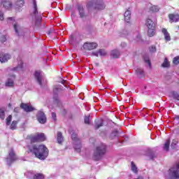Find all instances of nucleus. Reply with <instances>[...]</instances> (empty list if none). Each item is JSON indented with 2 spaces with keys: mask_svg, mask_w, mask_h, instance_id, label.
Returning <instances> with one entry per match:
<instances>
[{
  "mask_svg": "<svg viewBox=\"0 0 179 179\" xmlns=\"http://www.w3.org/2000/svg\"><path fill=\"white\" fill-rule=\"evenodd\" d=\"M162 33L164 36V38H165L166 41H171V38L170 37V34H169V32L167 31V29H163Z\"/></svg>",
  "mask_w": 179,
  "mask_h": 179,
  "instance_id": "21",
  "label": "nucleus"
},
{
  "mask_svg": "<svg viewBox=\"0 0 179 179\" xmlns=\"http://www.w3.org/2000/svg\"><path fill=\"white\" fill-rule=\"evenodd\" d=\"M13 27H14V30H15L16 34H17V36H19V34L22 30V28H20V26L17 25V24H14Z\"/></svg>",
  "mask_w": 179,
  "mask_h": 179,
  "instance_id": "27",
  "label": "nucleus"
},
{
  "mask_svg": "<svg viewBox=\"0 0 179 179\" xmlns=\"http://www.w3.org/2000/svg\"><path fill=\"white\" fill-rule=\"evenodd\" d=\"M12 121V115H10L6 119V125H10V122Z\"/></svg>",
  "mask_w": 179,
  "mask_h": 179,
  "instance_id": "38",
  "label": "nucleus"
},
{
  "mask_svg": "<svg viewBox=\"0 0 179 179\" xmlns=\"http://www.w3.org/2000/svg\"><path fill=\"white\" fill-rule=\"evenodd\" d=\"M148 8L150 12L156 13L160 10V7L152 4H148Z\"/></svg>",
  "mask_w": 179,
  "mask_h": 179,
  "instance_id": "17",
  "label": "nucleus"
},
{
  "mask_svg": "<svg viewBox=\"0 0 179 179\" xmlns=\"http://www.w3.org/2000/svg\"><path fill=\"white\" fill-rule=\"evenodd\" d=\"M8 20H13V17H9Z\"/></svg>",
  "mask_w": 179,
  "mask_h": 179,
  "instance_id": "54",
  "label": "nucleus"
},
{
  "mask_svg": "<svg viewBox=\"0 0 179 179\" xmlns=\"http://www.w3.org/2000/svg\"><path fill=\"white\" fill-rule=\"evenodd\" d=\"M144 61L149 66H150V60L149 59V57H144Z\"/></svg>",
  "mask_w": 179,
  "mask_h": 179,
  "instance_id": "44",
  "label": "nucleus"
},
{
  "mask_svg": "<svg viewBox=\"0 0 179 179\" xmlns=\"http://www.w3.org/2000/svg\"><path fill=\"white\" fill-rule=\"evenodd\" d=\"M118 133L116 131V132H113V133H112V135H114L115 136H117V134Z\"/></svg>",
  "mask_w": 179,
  "mask_h": 179,
  "instance_id": "52",
  "label": "nucleus"
},
{
  "mask_svg": "<svg viewBox=\"0 0 179 179\" xmlns=\"http://www.w3.org/2000/svg\"><path fill=\"white\" fill-rule=\"evenodd\" d=\"M34 173H33V172L31 171H28L26 173V176L27 177V178H34Z\"/></svg>",
  "mask_w": 179,
  "mask_h": 179,
  "instance_id": "37",
  "label": "nucleus"
},
{
  "mask_svg": "<svg viewBox=\"0 0 179 179\" xmlns=\"http://www.w3.org/2000/svg\"><path fill=\"white\" fill-rule=\"evenodd\" d=\"M34 78L38 82L39 86L41 87H45V85H47V81L44 80V77H43V75H41V73L39 71H36L34 73Z\"/></svg>",
  "mask_w": 179,
  "mask_h": 179,
  "instance_id": "6",
  "label": "nucleus"
},
{
  "mask_svg": "<svg viewBox=\"0 0 179 179\" xmlns=\"http://www.w3.org/2000/svg\"><path fill=\"white\" fill-rule=\"evenodd\" d=\"M87 8L95 10H103V9H106V4L101 0H92L87 3Z\"/></svg>",
  "mask_w": 179,
  "mask_h": 179,
  "instance_id": "4",
  "label": "nucleus"
},
{
  "mask_svg": "<svg viewBox=\"0 0 179 179\" xmlns=\"http://www.w3.org/2000/svg\"><path fill=\"white\" fill-rule=\"evenodd\" d=\"M149 157H150V159H155V154H151V155H149Z\"/></svg>",
  "mask_w": 179,
  "mask_h": 179,
  "instance_id": "48",
  "label": "nucleus"
},
{
  "mask_svg": "<svg viewBox=\"0 0 179 179\" xmlns=\"http://www.w3.org/2000/svg\"><path fill=\"white\" fill-rule=\"evenodd\" d=\"M57 143H59V144L64 142V136H62V133L61 131L57 132Z\"/></svg>",
  "mask_w": 179,
  "mask_h": 179,
  "instance_id": "22",
  "label": "nucleus"
},
{
  "mask_svg": "<svg viewBox=\"0 0 179 179\" xmlns=\"http://www.w3.org/2000/svg\"><path fill=\"white\" fill-rule=\"evenodd\" d=\"M15 75L10 76L5 83L6 87H13L15 86Z\"/></svg>",
  "mask_w": 179,
  "mask_h": 179,
  "instance_id": "10",
  "label": "nucleus"
},
{
  "mask_svg": "<svg viewBox=\"0 0 179 179\" xmlns=\"http://www.w3.org/2000/svg\"><path fill=\"white\" fill-rule=\"evenodd\" d=\"M121 45H122V47H127V43H121Z\"/></svg>",
  "mask_w": 179,
  "mask_h": 179,
  "instance_id": "51",
  "label": "nucleus"
},
{
  "mask_svg": "<svg viewBox=\"0 0 179 179\" xmlns=\"http://www.w3.org/2000/svg\"><path fill=\"white\" fill-rule=\"evenodd\" d=\"M77 9L81 19H83V17H86V12H85V8H83V6L82 5H78L77 6Z\"/></svg>",
  "mask_w": 179,
  "mask_h": 179,
  "instance_id": "14",
  "label": "nucleus"
},
{
  "mask_svg": "<svg viewBox=\"0 0 179 179\" xmlns=\"http://www.w3.org/2000/svg\"><path fill=\"white\" fill-rule=\"evenodd\" d=\"M17 159V157H16V155H15V152H13V150L11 149L9 152L8 157H7V164H8V166H10V164H12V163H13V162Z\"/></svg>",
  "mask_w": 179,
  "mask_h": 179,
  "instance_id": "9",
  "label": "nucleus"
},
{
  "mask_svg": "<svg viewBox=\"0 0 179 179\" xmlns=\"http://www.w3.org/2000/svg\"><path fill=\"white\" fill-rule=\"evenodd\" d=\"M36 136L39 142H44L45 141V136L43 133L38 134Z\"/></svg>",
  "mask_w": 179,
  "mask_h": 179,
  "instance_id": "25",
  "label": "nucleus"
},
{
  "mask_svg": "<svg viewBox=\"0 0 179 179\" xmlns=\"http://www.w3.org/2000/svg\"><path fill=\"white\" fill-rule=\"evenodd\" d=\"M176 120H179V115H176Z\"/></svg>",
  "mask_w": 179,
  "mask_h": 179,
  "instance_id": "53",
  "label": "nucleus"
},
{
  "mask_svg": "<svg viewBox=\"0 0 179 179\" xmlns=\"http://www.w3.org/2000/svg\"><path fill=\"white\" fill-rule=\"evenodd\" d=\"M0 41L1 43H2L3 44L4 43H6V36L5 35H2L1 37H0Z\"/></svg>",
  "mask_w": 179,
  "mask_h": 179,
  "instance_id": "40",
  "label": "nucleus"
},
{
  "mask_svg": "<svg viewBox=\"0 0 179 179\" xmlns=\"http://www.w3.org/2000/svg\"><path fill=\"white\" fill-rule=\"evenodd\" d=\"M17 126V121L14 120L10 124V129H12L13 131L16 129V127Z\"/></svg>",
  "mask_w": 179,
  "mask_h": 179,
  "instance_id": "30",
  "label": "nucleus"
},
{
  "mask_svg": "<svg viewBox=\"0 0 179 179\" xmlns=\"http://www.w3.org/2000/svg\"><path fill=\"white\" fill-rule=\"evenodd\" d=\"M107 153V145L101 143L95 147L93 150L92 159L94 162H100L104 155Z\"/></svg>",
  "mask_w": 179,
  "mask_h": 179,
  "instance_id": "2",
  "label": "nucleus"
},
{
  "mask_svg": "<svg viewBox=\"0 0 179 179\" xmlns=\"http://www.w3.org/2000/svg\"><path fill=\"white\" fill-rule=\"evenodd\" d=\"M62 84L65 83V80H63L62 81Z\"/></svg>",
  "mask_w": 179,
  "mask_h": 179,
  "instance_id": "55",
  "label": "nucleus"
},
{
  "mask_svg": "<svg viewBox=\"0 0 179 179\" xmlns=\"http://www.w3.org/2000/svg\"><path fill=\"white\" fill-rule=\"evenodd\" d=\"M0 118L1 120H5V110L0 108Z\"/></svg>",
  "mask_w": 179,
  "mask_h": 179,
  "instance_id": "36",
  "label": "nucleus"
},
{
  "mask_svg": "<svg viewBox=\"0 0 179 179\" xmlns=\"http://www.w3.org/2000/svg\"><path fill=\"white\" fill-rule=\"evenodd\" d=\"M124 20L127 23H129L131 21V10H127L124 13Z\"/></svg>",
  "mask_w": 179,
  "mask_h": 179,
  "instance_id": "19",
  "label": "nucleus"
},
{
  "mask_svg": "<svg viewBox=\"0 0 179 179\" xmlns=\"http://www.w3.org/2000/svg\"><path fill=\"white\" fill-rule=\"evenodd\" d=\"M177 143H178V141L177 140H173L172 143L171 145V148L174 149L177 145Z\"/></svg>",
  "mask_w": 179,
  "mask_h": 179,
  "instance_id": "43",
  "label": "nucleus"
},
{
  "mask_svg": "<svg viewBox=\"0 0 179 179\" xmlns=\"http://www.w3.org/2000/svg\"><path fill=\"white\" fill-rule=\"evenodd\" d=\"M92 55H94V57H106L107 55V52L103 49H99L96 52H93L92 53Z\"/></svg>",
  "mask_w": 179,
  "mask_h": 179,
  "instance_id": "13",
  "label": "nucleus"
},
{
  "mask_svg": "<svg viewBox=\"0 0 179 179\" xmlns=\"http://www.w3.org/2000/svg\"><path fill=\"white\" fill-rule=\"evenodd\" d=\"M145 26L148 27V34L149 37H153L156 34V24L150 18L145 20Z\"/></svg>",
  "mask_w": 179,
  "mask_h": 179,
  "instance_id": "5",
  "label": "nucleus"
},
{
  "mask_svg": "<svg viewBox=\"0 0 179 179\" xmlns=\"http://www.w3.org/2000/svg\"><path fill=\"white\" fill-rule=\"evenodd\" d=\"M10 58H12V56L8 53H0V62H1V64L8 62V60L10 59Z\"/></svg>",
  "mask_w": 179,
  "mask_h": 179,
  "instance_id": "11",
  "label": "nucleus"
},
{
  "mask_svg": "<svg viewBox=\"0 0 179 179\" xmlns=\"http://www.w3.org/2000/svg\"><path fill=\"white\" fill-rule=\"evenodd\" d=\"M162 66L163 68H169V66H170V63L169 62V60H167V58L164 59V62L162 64Z\"/></svg>",
  "mask_w": 179,
  "mask_h": 179,
  "instance_id": "29",
  "label": "nucleus"
},
{
  "mask_svg": "<svg viewBox=\"0 0 179 179\" xmlns=\"http://www.w3.org/2000/svg\"><path fill=\"white\" fill-rule=\"evenodd\" d=\"M170 148V139H167L166 143H164V150L166 152H169V149Z\"/></svg>",
  "mask_w": 179,
  "mask_h": 179,
  "instance_id": "28",
  "label": "nucleus"
},
{
  "mask_svg": "<svg viewBox=\"0 0 179 179\" xmlns=\"http://www.w3.org/2000/svg\"><path fill=\"white\" fill-rule=\"evenodd\" d=\"M110 55L112 58H119L120 57V50H112Z\"/></svg>",
  "mask_w": 179,
  "mask_h": 179,
  "instance_id": "23",
  "label": "nucleus"
},
{
  "mask_svg": "<svg viewBox=\"0 0 179 179\" xmlns=\"http://www.w3.org/2000/svg\"><path fill=\"white\" fill-rule=\"evenodd\" d=\"M31 15L33 19L35 20L36 26H38L41 23V13L38 11V7L37 6V1L32 0V7Z\"/></svg>",
  "mask_w": 179,
  "mask_h": 179,
  "instance_id": "3",
  "label": "nucleus"
},
{
  "mask_svg": "<svg viewBox=\"0 0 179 179\" xmlns=\"http://www.w3.org/2000/svg\"><path fill=\"white\" fill-rule=\"evenodd\" d=\"M131 171L135 173H138V167H136V165L134 162H131Z\"/></svg>",
  "mask_w": 179,
  "mask_h": 179,
  "instance_id": "31",
  "label": "nucleus"
},
{
  "mask_svg": "<svg viewBox=\"0 0 179 179\" xmlns=\"http://www.w3.org/2000/svg\"><path fill=\"white\" fill-rule=\"evenodd\" d=\"M150 52H156V46H151L150 47Z\"/></svg>",
  "mask_w": 179,
  "mask_h": 179,
  "instance_id": "45",
  "label": "nucleus"
},
{
  "mask_svg": "<svg viewBox=\"0 0 179 179\" xmlns=\"http://www.w3.org/2000/svg\"><path fill=\"white\" fill-rule=\"evenodd\" d=\"M30 139L31 143H36V142H39L37 135L31 136Z\"/></svg>",
  "mask_w": 179,
  "mask_h": 179,
  "instance_id": "33",
  "label": "nucleus"
},
{
  "mask_svg": "<svg viewBox=\"0 0 179 179\" xmlns=\"http://www.w3.org/2000/svg\"><path fill=\"white\" fill-rule=\"evenodd\" d=\"M99 47V45L96 43L92 42V43H85L83 45L84 50H86V51H92V50H96Z\"/></svg>",
  "mask_w": 179,
  "mask_h": 179,
  "instance_id": "7",
  "label": "nucleus"
},
{
  "mask_svg": "<svg viewBox=\"0 0 179 179\" xmlns=\"http://www.w3.org/2000/svg\"><path fill=\"white\" fill-rule=\"evenodd\" d=\"M74 143V149L78 153H80V150L82 149V143L80 141H78L73 143Z\"/></svg>",
  "mask_w": 179,
  "mask_h": 179,
  "instance_id": "16",
  "label": "nucleus"
},
{
  "mask_svg": "<svg viewBox=\"0 0 179 179\" xmlns=\"http://www.w3.org/2000/svg\"><path fill=\"white\" fill-rule=\"evenodd\" d=\"M48 33V34H51V31H49Z\"/></svg>",
  "mask_w": 179,
  "mask_h": 179,
  "instance_id": "56",
  "label": "nucleus"
},
{
  "mask_svg": "<svg viewBox=\"0 0 179 179\" xmlns=\"http://www.w3.org/2000/svg\"><path fill=\"white\" fill-rule=\"evenodd\" d=\"M33 179H44V176L41 173H36L34 176Z\"/></svg>",
  "mask_w": 179,
  "mask_h": 179,
  "instance_id": "35",
  "label": "nucleus"
},
{
  "mask_svg": "<svg viewBox=\"0 0 179 179\" xmlns=\"http://www.w3.org/2000/svg\"><path fill=\"white\" fill-rule=\"evenodd\" d=\"M71 139L73 141V143H75V142H78V141H80L79 140V138H78V135H76L75 133L71 134Z\"/></svg>",
  "mask_w": 179,
  "mask_h": 179,
  "instance_id": "32",
  "label": "nucleus"
},
{
  "mask_svg": "<svg viewBox=\"0 0 179 179\" xmlns=\"http://www.w3.org/2000/svg\"><path fill=\"white\" fill-rule=\"evenodd\" d=\"M36 118L40 124H45L47 122V117L44 114V112L39 110L36 114Z\"/></svg>",
  "mask_w": 179,
  "mask_h": 179,
  "instance_id": "8",
  "label": "nucleus"
},
{
  "mask_svg": "<svg viewBox=\"0 0 179 179\" xmlns=\"http://www.w3.org/2000/svg\"><path fill=\"white\" fill-rule=\"evenodd\" d=\"M29 152L35 155L39 160H45L48 157L50 151L44 145H31L29 147Z\"/></svg>",
  "mask_w": 179,
  "mask_h": 179,
  "instance_id": "1",
  "label": "nucleus"
},
{
  "mask_svg": "<svg viewBox=\"0 0 179 179\" xmlns=\"http://www.w3.org/2000/svg\"><path fill=\"white\" fill-rule=\"evenodd\" d=\"M169 17L170 19V20H171L172 22H179V15L178 14H169Z\"/></svg>",
  "mask_w": 179,
  "mask_h": 179,
  "instance_id": "20",
  "label": "nucleus"
},
{
  "mask_svg": "<svg viewBox=\"0 0 179 179\" xmlns=\"http://www.w3.org/2000/svg\"><path fill=\"white\" fill-rule=\"evenodd\" d=\"M141 35H138L136 38V40H141Z\"/></svg>",
  "mask_w": 179,
  "mask_h": 179,
  "instance_id": "50",
  "label": "nucleus"
},
{
  "mask_svg": "<svg viewBox=\"0 0 179 179\" xmlns=\"http://www.w3.org/2000/svg\"><path fill=\"white\" fill-rule=\"evenodd\" d=\"M10 71H12V72H21L23 71V62H20V64H18L17 66L11 69Z\"/></svg>",
  "mask_w": 179,
  "mask_h": 179,
  "instance_id": "15",
  "label": "nucleus"
},
{
  "mask_svg": "<svg viewBox=\"0 0 179 179\" xmlns=\"http://www.w3.org/2000/svg\"><path fill=\"white\" fill-rule=\"evenodd\" d=\"M14 112H15V113H19V108H15L14 109Z\"/></svg>",
  "mask_w": 179,
  "mask_h": 179,
  "instance_id": "49",
  "label": "nucleus"
},
{
  "mask_svg": "<svg viewBox=\"0 0 179 179\" xmlns=\"http://www.w3.org/2000/svg\"><path fill=\"white\" fill-rule=\"evenodd\" d=\"M101 127H103V121H101L95 124V129H99Z\"/></svg>",
  "mask_w": 179,
  "mask_h": 179,
  "instance_id": "41",
  "label": "nucleus"
},
{
  "mask_svg": "<svg viewBox=\"0 0 179 179\" xmlns=\"http://www.w3.org/2000/svg\"><path fill=\"white\" fill-rule=\"evenodd\" d=\"M0 20H3V13L0 11Z\"/></svg>",
  "mask_w": 179,
  "mask_h": 179,
  "instance_id": "47",
  "label": "nucleus"
},
{
  "mask_svg": "<svg viewBox=\"0 0 179 179\" xmlns=\"http://www.w3.org/2000/svg\"><path fill=\"white\" fill-rule=\"evenodd\" d=\"M3 6L6 9H10V8H12V2L9 1H3Z\"/></svg>",
  "mask_w": 179,
  "mask_h": 179,
  "instance_id": "26",
  "label": "nucleus"
},
{
  "mask_svg": "<svg viewBox=\"0 0 179 179\" xmlns=\"http://www.w3.org/2000/svg\"><path fill=\"white\" fill-rule=\"evenodd\" d=\"M84 121L85 124H90V115L85 116Z\"/></svg>",
  "mask_w": 179,
  "mask_h": 179,
  "instance_id": "42",
  "label": "nucleus"
},
{
  "mask_svg": "<svg viewBox=\"0 0 179 179\" xmlns=\"http://www.w3.org/2000/svg\"><path fill=\"white\" fill-rule=\"evenodd\" d=\"M136 73L138 78H139L140 79L142 78H145V71L142 69H137L136 70Z\"/></svg>",
  "mask_w": 179,
  "mask_h": 179,
  "instance_id": "18",
  "label": "nucleus"
},
{
  "mask_svg": "<svg viewBox=\"0 0 179 179\" xmlns=\"http://www.w3.org/2000/svg\"><path fill=\"white\" fill-rule=\"evenodd\" d=\"M21 108L26 111V113H30L31 111H34V108L33 106L27 105V103H22L20 105Z\"/></svg>",
  "mask_w": 179,
  "mask_h": 179,
  "instance_id": "12",
  "label": "nucleus"
},
{
  "mask_svg": "<svg viewBox=\"0 0 179 179\" xmlns=\"http://www.w3.org/2000/svg\"><path fill=\"white\" fill-rule=\"evenodd\" d=\"M170 96L172 97L173 99H174V100H177L178 101H179L178 92L173 91L170 93Z\"/></svg>",
  "mask_w": 179,
  "mask_h": 179,
  "instance_id": "24",
  "label": "nucleus"
},
{
  "mask_svg": "<svg viewBox=\"0 0 179 179\" xmlns=\"http://www.w3.org/2000/svg\"><path fill=\"white\" fill-rule=\"evenodd\" d=\"M61 88H59V87H56L53 89V93L54 94H58V93H59V92H61Z\"/></svg>",
  "mask_w": 179,
  "mask_h": 179,
  "instance_id": "39",
  "label": "nucleus"
},
{
  "mask_svg": "<svg viewBox=\"0 0 179 179\" xmlns=\"http://www.w3.org/2000/svg\"><path fill=\"white\" fill-rule=\"evenodd\" d=\"M24 5V1L23 0H18L16 1V6H19V8H22Z\"/></svg>",
  "mask_w": 179,
  "mask_h": 179,
  "instance_id": "34",
  "label": "nucleus"
},
{
  "mask_svg": "<svg viewBox=\"0 0 179 179\" xmlns=\"http://www.w3.org/2000/svg\"><path fill=\"white\" fill-rule=\"evenodd\" d=\"M52 119L53 121H57V114L55 113H52Z\"/></svg>",
  "mask_w": 179,
  "mask_h": 179,
  "instance_id": "46",
  "label": "nucleus"
}]
</instances>
